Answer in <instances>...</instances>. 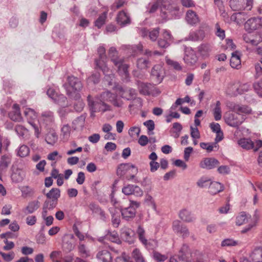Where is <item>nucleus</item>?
I'll use <instances>...</instances> for the list:
<instances>
[{
	"mask_svg": "<svg viewBox=\"0 0 262 262\" xmlns=\"http://www.w3.org/2000/svg\"><path fill=\"white\" fill-rule=\"evenodd\" d=\"M108 56L111 61L117 68L118 73L125 78L128 77V65L124 63V57L118 55V52L116 48L111 47L108 51Z\"/></svg>",
	"mask_w": 262,
	"mask_h": 262,
	"instance_id": "f257e3e1",
	"label": "nucleus"
},
{
	"mask_svg": "<svg viewBox=\"0 0 262 262\" xmlns=\"http://www.w3.org/2000/svg\"><path fill=\"white\" fill-rule=\"evenodd\" d=\"M67 83L63 84V87L66 91L67 95L69 97L73 96V91L79 92L83 85L79 78L74 76H69L67 77Z\"/></svg>",
	"mask_w": 262,
	"mask_h": 262,
	"instance_id": "f03ea898",
	"label": "nucleus"
},
{
	"mask_svg": "<svg viewBox=\"0 0 262 262\" xmlns=\"http://www.w3.org/2000/svg\"><path fill=\"white\" fill-rule=\"evenodd\" d=\"M101 98H96L94 100L90 95L87 97L88 105L93 112H105L110 110L109 106L103 101L106 99H103L101 97Z\"/></svg>",
	"mask_w": 262,
	"mask_h": 262,
	"instance_id": "7ed1b4c3",
	"label": "nucleus"
},
{
	"mask_svg": "<svg viewBox=\"0 0 262 262\" xmlns=\"http://www.w3.org/2000/svg\"><path fill=\"white\" fill-rule=\"evenodd\" d=\"M98 53L99 58L95 61L96 66L103 71L104 74L109 76L110 78L113 77V75L111 73L112 72L108 71V69L105 64L106 56L105 48L102 46H100L98 48Z\"/></svg>",
	"mask_w": 262,
	"mask_h": 262,
	"instance_id": "20e7f679",
	"label": "nucleus"
},
{
	"mask_svg": "<svg viewBox=\"0 0 262 262\" xmlns=\"http://www.w3.org/2000/svg\"><path fill=\"white\" fill-rule=\"evenodd\" d=\"M224 118L228 125L235 127L239 126L245 119L244 115L231 112H227Z\"/></svg>",
	"mask_w": 262,
	"mask_h": 262,
	"instance_id": "39448f33",
	"label": "nucleus"
},
{
	"mask_svg": "<svg viewBox=\"0 0 262 262\" xmlns=\"http://www.w3.org/2000/svg\"><path fill=\"white\" fill-rule=\"evenodd\" d=\"M137 85L140 94L144 95H154L160 94V92L156 87L151 83H144L140 81H137Z\"/></svg>",
	"mask_w": 262,
	"mask_h": 262,
	"instance_id": "423d86ee",
	"label": "nucleus"
},
{
	"mask_svg": "<svg viewBox=\"0 0 262 262\" xmlns=\"http://www.w3.org/2000/svg\"><path fill=\"white\" fill-rule=\"evenodd\" d=\"M194 256V252H192L186 244L183 245L178 254L179 260L185 262H191Z\"/></svg>",
	"mask_w": 262,
	"mask_h": 262,
	"instance_id": "0eeeda50",
	"label": "nucleus"
},
{
	"mask_svg": "<svg viewBox=\"0 0 262 262\" xmlns=\"http://www.w3.org/2000/svg\"><path fill=\"white\" fill-rule=\"evenodd\" d=\"M164 75V69L161 64H156L151 69V77L157 83H160L162 81Z\"/></svg>",
	"mask_w": 262,
	"mask_h": 262,
	"instance_id": "6e6552de",
	"label": "nucleus"
},
{
	"mask_svg": "<svg viewBox=\"0 0 262 262\" xmlns=\"http://www.w3.org/2000/svg\"><path fill=\"white\" fill-rule=\"evenodd\" d=\"M75 247V238L73 234L65 235L62 239V250L69 253L72 251Z\"/></svg>",
	"mask_w": 262,
	"mask_h": 262,
	"instance_id": "1a4fd4ad",
	"label": "nucleus"
},
{
	"mask_svg": "<svg viewBox=\"0 0 262 262\" xmlns=\"http://www.w3.org/2000/svg\"><path fill=\"white\" fill-rule=\"evenodd\" d=\"M183 59L188 66L191 67L195 65L198 58L194 50L191 48H187L185 51Z\"/></svg>",
	"mask_w": 262,
	"mask_h": 262,
	"instance_id": "9d476101",
	"label": "nucleus"
},
{
	"mask_svg": "<svg viewBox=\"0 0 262 262\" xmlns=\"http://www.w3.org/2000/svg\"><path fill=\"white\" fill-rule=\"evenodd\" d=\"M122 192L126 195L134 194L136 196H142L143 191L137 185L128 184L124 186L122 189Z\"/></svg>",
	"mask_w": 262,
	"mask_h": 262,
	"instance_id": "9b49d317",
	"label": "nucleus"
},
{
	"mask_svg": "<svg viewBox=\"0 0 262 262\" xmlns=\"http://www.w3.org/2000/svg\"><path fill=\"white\" fill-rule=\"evenodd\" d=\"M261 25V18L252 17L249 19L245 24V28L250 32L258 29Z\"/></svg>",
	"mask_w": 262,
	"mask_h": 262,
	"instance_id": "f8f14e48",
	"label": "nucleus"
},
{
	"mask_svg": "<svg viewBox=\"0 0 262 262\" xmlns=\"http://www.w3.org/2000/svg\"><path fill=\"white\" fill-rule=\"evenodd\" d=\"M120 96L127 100L134 99L137 96L136 91L131 88H121L119 89Z\"/></svg>",
	"mask_w": 262,
	"mask_h": 262,
	"instance_id": "ddd939ff",
	"label": "nucleus"
},
{
	"mask_svg": "<svg viewBox=\"0 0 262 262\" xmlns=\"http://www.w3.org/2000/svg\"><path fill=\"white\" fill-rule=\"evenodd\" d=\"M137 234L138 235L140 242L147 249H152L154 247L150 241H148L145 236V230L140 225L138 227L137 229Z\"/></svg>",
	"mask_w": 262,
	"mask_h": 262,
	"instance_id": "4468645a",
	"label": "nucleus"
},
{
	"mask_svg": "<svg viewBox=\"0 0 262 262\" xmlns=\"http://www.w3.org/2000/svg\"><path fill=\"white\" fill-rule=\"evenodd\" d=\"M219 161L214 158H207L204 159L200 163V167L207 169H213L219 165Z\"/></svg>",
	"mask_w": 262,
	"mask_h": 262,
	"instance_id": "2eb2a0df",
	"label": "nucleus"
},
{
	"mask_svg": "<svg viewBox=\"0 0 262 262\" xmlns=\"http://www.w3.org/2000/svg\"><path fill=\"white\" fill-rule=\"evenodd\" d=\"M101 97L103 99H105L106 100L112 102L113 105L116 107H120L123 105L122 101L118 100L116 98V96L109 91L102 93L101 95Z\"/></svg>",
	"mask_w": 262,
	"mask_h": 262,
	"instance_id": "dca6fc26",
	"label": "nucleus"
},
{
	"mask_svg": "<svg viewBox=\"0 0 262 262\" xmlns=\"http://www.w3.org/2000/svg\"><path fill=\"white\" fill-rule=\"evenodd\" d=\"M131 168L133 169V173L136 174L138 172V169L134 165L130 163L121 164L118 167L117 174L120 177L123 176Z\"/></svg>",
	"mask_w": 262,
	"mask_h": 262,
	"instance_id": "f3484780",
	"label": "nucleus"
},
{
	"mask_svg": "<svg viewBox=\"0 0 262 262\" xmlns=\"http://www.w3.org/2000/svg\"><path fill=\"white\" fill-rule=\"evenodd\" d=\"M117 24L121 27H123L131 23V19L128 14L124 11H120L116 17Z\"/></svg>",
	"mask_w": 262,
	"mask_h": 262,
	"instance_id": "a211bd4d",
	"label": "nucleus"
},
{
	"mask_svg": "<svg viewBox=\"0 0 262 262\" xmlns=\"http://www.w3.org/2000/svg\"><path fill=\"white\" fill-rule=\"evenodd\" d=\"M231 89L234 95L242 94L248 92L251 89V85L249 83H236L231 86Z\"/></svg>",
	"mask_w": 262,
	"mask_h": 262,
	"instance_id": "6ab92c4d",
	"label": "nucleus"
},
{
	"mask_svg": "<svg viewBox=\"0 0 262 262\" xmlns=\"http://www.w3.org/2000/svg\"><path fill=\"white\" fill-rule=\"evenodd\" d=\"M229 107L237 114L242 115H243V114H249L251 112V109L248 106L245 105L231 103Z\"/></svg>",
	"mask_w": 262,
	"mask_h": 262,
	"instance_id": "aec40b11",
	"label": "nucleus"
},
{
	"mask_svg": "<svg viewBox=\"0 0 262 262\" xmlns=\"http://www.w3.org/2000/svg\"><path fill=\"white\" fill-rule=\"evenodd\" d=\"M96 258L99 262H113V256L107 250L99 251L96 254Z\"/></svg>",
	"mask_w": 262,
	"mask_h": 262,
	"instance_id": "412c9836",
	"label": "nucleus"
},
{
	"mask_svg": "<svg viewBox=\"0 0 262 262\" xmlns=\"http://www.w3.org/2000/svg\"><path fill=\"white\" fill-rule=\"evenodd\" d=\"M120 211L123 219L126 221L133 219L136 213V211L134 209L128 207H124L123 205L121 206Z\"/></svg>",
	"mask_w": 262,
	"mask_h": 262,
	"instance_id": "4be33fe9",
	"label": "nucleus"
},
{
	"mask_svg": "<svg viewBox=\"0 0 262 262\" xmlns=\"http://www.w3.org/2000/svg\"><path fill=\"white\" fill-rule=\"evenodd\" d=\"M179 215V217L185 222L190 223L195 220L194 215L190 211L186 209L181 210Z\"/></svg>",
	"mask_w": 262,
	"mask_h": 262,
	"instance_id": "5701e85b",
	"label": "nucleus"
},
{
	"mask_svg": "<svg viewBox=\"0 0 262 262\" xmlns=\"http://www.w3.org/2000/svg\"><path fill=\"white\" fill-rule=\"evenodd\" d=\"M241 53L237 51H235L231 53L230 66L232 68L237 69L240 68L241 64Z\"/></svg>",
	"mask_w": 262,
	"mask_h": 262,
	"instance_id": "b1692460",
	"label": "nucleus"
},
{
	"mask_svg": "<svg viewBox=\"0 0 262 262\" xmlns=\"http://www.w3.org/2000/svg\"><path fill=\"white\" fill-rule=\"evenodd\" d=\"M212 50L210 44L208 43H202L198 47V52L203 58L208 57Z\"/></svg>",
	"mask_w": 262,
	"mask_h": 262,
	"instance_id": "393cba45",
	"label": "nucleus"
},
{
	"mask_svg": "<svg viewBox=\"0 0 262 262\" xmlns=\"http://www.w3.org/2000/svg\"><path fill=\"white\" fill-rule=\"evenodd\" d=\"M40 207V202L34 200L29 202L28 205L23 209V212L26 214H31L37 210Z\"/></svg>",
	"mask_w": 262,
	"mask_h": 262,
	"instance_id": "a878e982",
	"label": "nucleus"
},
{
	"mask_svg": "<svg viewBox=\"0 0 262 262\" xmlns=\"http://www.w3.org/2000/svg\"><path fill=\"white\" fill-rule=\"evenodd\" d=\"M9 117L14 121L19 122L22 120L19 107L18 104H14L13 105V110L9 113Z\"/></svg>",
	"mask_w": 262,
	"mask_h": 262,
	"instance_id": "bb28decb",
	"label": "nucleus"
},
{
	"mask_svg": "<svg viewBox=\"0 0 262 262\" xmlns=\"http://www.w3.org/2000/svg\"><path fill=\"white\" fill-rule=\"evenodd\" d=\"M223 184L217 182H212L209 186V192L212 195H215L224 190Z\"/></svg>",
	"mask_w": 262,
	"mask_h": 262,
	"instance_id": "cd10ccee",
	"label": "nucleus"
},
{
	"mask_svg": "<svg viewBox=\"0 0 262 262\" xmlns=\"http://www.w3.org/2000/svg\"><path fill=\"white\" fill-rule=\"evenodd\" d=\"M186 20L191 25H195L199 21V17L196 13L191 10H189L186 12Z\"/></svg>",
	"mask_w": 262,
	"mask_h": 262,
	"instance_id": "c85d7f7f",
	"label": "nucleus"
},
{
	"mask_svg": "<svg viewBox=\"0 0 262 262\" xmlns=\"http://www.w3.org/2000/svg\"><path fill=\"white\" fill-rule=\"evenodd\" d=\"M41 120L46 125H51L54 121L53 113L50 111L42 113Z\"/></svg>",
	"mask_w": 262,
	"mask_h": 262,
	"instance_id": "c756f323",
	"label": "nucleus"
},
{
	"mask_svg": "<svg viewBox=\"0 0 262 262\" xmlns=\"http://www.w3.org/2000/svg\"><path fill=\"white\" fill-rule=\"evenodd\" d=\"M205 37V33L202 30L190 33L188 39L191 41H196L203 40Z\"/></svg>",
	"mask_w": 262,
	"mask_h": 262,
	"instance_id": "7c9ffc66",
	"label": "nucleus"
},
{
	"mask_svg": "<svg viewBox=\"0 0 262 262\" xmlns=\"http://www.w3.org/2000/svg\"><path fill=\"white\" fill-rule=\"evenodd\" d=\"M85 117L81 115L75 119L72 123V127L74 130L82 129L84 125Z\"/></svg>",
	"mask_w": 262,
	"mask_h": 262,
	"instance_id": "2f4dec72",
	"label": "nucleus"
},
{
	"mask_svg": "<svg viewBox=\"0 0 262 262\" xmlns=\"http://www.w3.org/2000/svg\"><path fill=\"white\" fill-rule=\"evenodd\" d=\"M251 257L255 262H262V248L258 247L255 248L251 254Z\"/></svg>",
	"mask_w": 262,
	"mask_h": 262,
	"instance_id": "473e14b6",
	"label": "nucleus"
},
{
	"mask_svg": "<svg viewBox=\"0 0 262 262\" xmlns=\"http://www.w3.org/2000/svg\"><path fill=\"white\" fill-rule=\"evenodd\" d=\"M11 163V157L9 155H3L0 160V169L6 170Z\"/></svg>",
	"mask_w": 262,
	"mask_h": 262,
	"instance_id": "72a5a7b5",
	"label": "nucleus"
},
{
	"mask_svg": "<svg viewBox=\"0 0 262 262\" xmlns=\"http://www.w3.org/2000/svg\"><path fill=\"white\" fill-rule=\"evenodd\" d=\"M148 33L149 34V37L150 39L152 41H155L157 39L158 36H159V29L158 28L155 29L149 32H148V31H147L146 30H145L144 29L141 30V35L142 36H145Z\"/></svg>",
	"mask_w": 262,
	"mask_h": 262,
	"instance_id": "f704fd0d",
	"label": "nucleus"
},
{
	"mask_svg": "<svg viewBox=\"0 0 262 262\" xmlns=\"http://www.w3.org/2000/svg\"><path fill=\"white\" fill-rule=\"evenodd\" d=\"M60 196V191L59 189L57 188H53L50 191L46 194V196L48 199L55 200L57 201L58 199Z\"/></svg>",
	"mask_w": 262,
	"mask_h": 262,
	"instance_id": "c9c22d12",
	"label": "nucleus"
},
{
	"mask_svg": "<svg viewBox=\"0 0 262 262\" xmlns=\"http://www.w3.org/2000/svg\"><path fill=\"white\" fill-rule=\"evenodd\" d=\"M238 144L243 148L247 149L254 148V143L249 139H241L238 141Z\"/></svg>",
	"mask_w": 262,
	"mask_h": 262,
	"instance_id": "e433bc0d",
	"label": "nucleus"
},
{
	"mask_svg": "<svg viewBox=\"0 0 262 262\" xmlns=\"http://www.w3.org/2000/svg\"><path fill=\"white\" fill-rule=\"evenodd\" d=\"M80 98L81 96L79 93L76 94L74 96L75 99L78 100L76 103L74 104V109L78 112H81L85 105L84 103L81 99H80Z\"/></svg>",
	"mask_w": 262,
	"mask_h": 262,
	"instance_id": "4c0bfd02",
	"label": "nucleus"
},
{
	"mask_svg": "<svg viewBox=\"0 0 262 262\" xmlns=\"http://www.w3.org/2000/svg\"><path fill=\"white\" fill-rule=\"evenodd\" d=\"M150 64L149 60L146 58L141 57L137 59L136 62L137 67L140 70L146 69Z\"/></svg>",
	"mask_w": 262,
	"mask_h": 262,
	"instance_id": "58836bf2",
	"label": "nucleus"
},
{
	"mask_svg": "<svg viewBox=\"0 0 262 262\" xmlns=\"http://www.w3.org/2000/svg\"><path fill=\"white\" fill-rule=\"evenodd\" d=\"M213 116L216 121H219L222 118V111L220 101L216 102L215 106L213 109Z\"/></svg>",
	"mask_w": 262,
	"mask_h": 262,
	"instance_id": "ea45409f",
	"label": "nucleus"
},
{
	"mask_svg": "<svg viewBox=\"0 0 262 262\" xmlns=\"http://www.w3.org/2000/svg\"><path fill=\"white\" fill-rule=\"evenodd\" d=\"M248 215L245 212H242L236 219V224L238 226L242 225L248 222Z\"/></svg>",
	"mask_w": 262,
	"mask_h": 262,
	"instance_id": "a19ab883",
	"label": "nucleus"
},
{
	"mask_svg": "<svg viewBox=\"0 0 262 262\" xmlns=\"http://www.w3.org/2000/svg\"><path fill=\"white\" fill-rule=\"evenodd\" d=\"M24 114L27 117L28 122L29 123V121H33L36 118V114L35 111L30 108H26L24 111Z\"/></svg>",
	"mask_w": 262,
	"mask_h": 262,
	"instance_id": "79ce46f5",
	"label": "nucleus"
},
{
	"mask_svg": "<svg viewBox=\"0 0 262 262\" xmlns=\"http://www.w3.org/2000/svg\"><path fill=\"white\" fill-rule=\"evenodd\" d=\"M105 238L111 241L112 242L116 243L117 244L121 243V241L119 238V235L116 231H113L110 232L106 235Z\"/></svg>",
	"mask_w": 262,
	"mask_h": 262,
	"instance_id": "37998d69",
	"label": "nucleus"
},
{
	"mask_svg": "<svg viewBox=\"0 0 262 262\" xmlns=\"http://www.w3.org/2000/svg\"><path fill=\"white\" fill-rule=\"evenodd\" d=\"M57 136L54 132L49 133L46 136V141L48 144L53 145L57 140Z\"/></svg>",
	"mask_w": 262,
	"mask_h": 262,
	"instance_id": "c03bdc74",
	"label": "nucleus"
},
{
	"mask_svg": "<svg viewBox=\"0 0 262 262\" xmlns=\"http://www.w3.org/2000/svg\"><path fill=\"white\" fill-rule=\"evenodd\" d=\"M106 17L107 14L106 12H104L101 14L95 22V26L99 29L101 28V27L105 24Z\"/></svg>",
	"mask_w": 262,
	"mask_h": 262,
	"instance_id": "a18cd8bd",
	"label": "nucleus"
},
{
	"mask_svg": "<svg viewBox=\"0 0 262 262\" xmlns=\"http://www.w3.org/2000/svg\"><path fill=\"white\" fill-rule=\"evenodd\" d=\"M30 152L29 148L25 145H21L17 151V155L20 157H26L29 155Z\"/></svg>",
	"mask_w": 262,
	"mask_h": 262,
	"instance_id": "49530a36",
	"label": "nucleus"
},
{
	"mask_svg": "<svg viewBox=\"0 0 262 262\" xmlns=\"http://www.w3.org/2000/svg\"><path fill=\"white\" fill-rule=\"evenodd\" d=\"M78 250L80 255L82 257H87L90 255L89 251L83 244L79 243L78 246Z\"/></svg>",
	"mask_w": 262,
	"mask_h": 262,
	"instance_id": "de8ad7c7",
	"label": "nucleus"
},
{
	"mask_svg": "<svg viewBox=\"0 0 262 262\" xmlns=\"http://www.w3.org/2000/svg\"><path fill=\"white\" fill-rule=\"evenodd\" d=\"M210 180L206 177H201L196 182V185L200 188H205L209 186Z\"/></svg>",
	"mask_w": 262,
	"mask_h": 262,
	"instance_id": "09e8293b",
	"label": "nucleus"
},
{
	"mask_svg": "<svg viewBox=\"0 0 262 262\" xmlns=\"http://www.w3.org/2000/svg\"><path fill=\"white\" fill-rule=\"evenodd\" d=\"M160 2V4H161V6L163 8L171 11L172 9L176 10H178V9L175 7H173L170 5V0H158Z\"/></svg>",
	"mask_w": 262,
	"mask_h": 262,
	"instance_id": "8fccbe9b",
	"label": "nucleus"
},
{
	"mask_svg": "<svg viewBox=\"0 0 262 262\" xmlns=\"http://www.w3.org/2000/svg\"><path fill=\"white\" fill-rule=\"evenodd\" d=\"M125 4H126V2L125 0H116L115 2L112 5L111 9L115 11L117 9H118L123 7Z\"/></svg>",
	"mask_w": 262,
	"mask_h": 262,
	"instance_id": "3c124183",
	"label": "nucleus"
},
{
	"mask_svg": "<svg viewBox=\"0 0 262 262\" xmlns=\"http://www.w3.org/2000/svg\"><path fill=\"white\" fill-rule=\"evenodd\" d=\"M132 256L137 262L144 261V258L139 249H135L133 250L132 252Z\"/></svg>",
	"mask_w": 262,
	"mask_h": 262,
	"instance_id": "603ef678",
	"label": "nucleus"
},
{
	"mask_svg": "<svg viewBox=\"0 0 262 262\" xmlns=\"http://www.w3.org/2000/svg\"><path fill=\"white\" fill-rule=\"evenodd\" d=\"M53 101L55 103H57L61 106H63L66 104L67 98L63 94H58Z\"/></svg>",
	"mask_w": 262,
	"mask_h": 262,
	"instance_id": "864d4df0",
	"label": "nucleus"
},
{
	"mask_svg": "<svg viewBox=\"0 0 262 262\" xmlns=\"http://www.w3.org/2000/svg\"><path fill=\"white\" fill-rule=\"evenodd\" d=\"M144 126H145L148 129V135H152L154 134L152 131L155 129V123L152 120H148L143 123Z\"/></svg>",
	"mask_w": 262,
	"mask_h": 262,
	"instance_id": "5fc2aeb1",
	"label": "nucleus"
},
{
	"mask_svg": "<svg viewBox=\"0 0 262 262\" xmlns=\"http://www.w3.org/2000/svg\"><path fill=\"white\" fill-rule=\"evenodd\" d=\"M166 62L169 66L173 68L176 70L180 71L182 70V67L177 61H173L170 59H167Z\"/></svg>",
	"mask_w": 262,
	"mask_h": 262,
	"instance_id": "6e6d98bb",
	"label": "nucleus"
},
{
	"mask_svg": "<svg viewBox=\"0 0 262 262\" xmlns=\"http://www.w3.org/2000/svg\"><path fill=\"white\" fill-rule=\"evenodd\" d=\"M61 132L63 138L68 139L70 135L71 127L68 124L64 125L61 129Z\"/></svg>",
	"mask_w": 262,
	"mask_h": 262,
	"instance_id": "4d7b16f0",
	"label": "nucleus"
},
{
	"mask_svg": "<svg viewBox=\"0 0 262 262\" xmlns=\"http://www.w3.org/2000/svg\"><path fill=\"white\" fill-rule=\"evenodd\" d=\"M215 28L216 29L215 35L221 40H223L225 37V31L221 28L218 23L215 24Z\"/></svg>",
	"mask_w": 262,
	"mask_h": 262,
	"instance_id": "13d9d810",
	"label": "nucleus"
},
{
	"mask_svg": "<svg viewBox=\"0 0 262 262\" xmlns=\"http://www.w3.org/2000/svg\"><path fill=\"white\" fill-rule=\"evenodd\" d=\"M57 204V201L52 200H46L43 203V206L48 208L49 210H52L55 208Z\"/></svg>",
	"mask_w": 262,
	"mask_h": 262,
	"instance_id": "bf43d9fd",
	"label": "nucleus"
},
{
	"mask_svg": "<svg viewBox=\"0 0 262 262\" xmlns=\"http://www.w3.org/2000/svg\"><path fill=\"white\" fill-rule=\"evenodd\" d=\"M100 74L98 72L94 73L88 78V82H92L94 84L98 83L100 80Z\"/></svg>",
	"mask_w": 262,
	"mask_h": 262,
	"instance_id": "052dcab7",
	"label": "nucleus"
},
{
	"mask_svg": "<svg viewBox=\"0 0 262 262\" xmlns=\"http://www.w3.org/2000/svg\"><path fill=\"white\" fill-rule=\"evenodd\" d=\"M159 5L160 2H159L158 0L153 4H149L146 12H148V13H153L155 12L158 9Z\"/></svg>",
	"mask_w": 262,
	"mask_h": 262,
	"instance_id": "680f3d73",
	"label": "nucleus"
},
{
	"mask_svg": "<svg viewBox=\"0 0 262 262\" xmlns=\"http://www.w3.org/2000/svg\"><path fill=\"white\" fill-rule=\"evenodd\" d=\"M152 254L154 258L158 261H164L167 258L166 255L162 254L156 251H153Z\"/></svg>",
	"mask_w": 262,
	"mask_h": 262,
	"instance_id": "e2e57ef3",
	"label": "nucleus"
},
{
	"mask_svg": "<svg viewBox=\"0 0 262 262\" xmlns=\"http://www.w3.org/2000/svg\"><path fill=\"white\" fill-rule=\"evenodd\" d=\"M145 202L148 206H150L153 209L156 210V204L155 203L154 199L151 195L149 194H146L145 198Z\"/></svg>",
	"mask_w": 262,
	"mask_h": 262,
	"instance_id": "0e129e2a",
	"label": "nucleus"
},
{
	"mask_svg": "<svg viewBox=\"0 0 262 262\" xmlns=\"http://www.w3.org/2000/svg\"><path fill=\"white\" fill-rule=\"evenodd\" d=\"M184 226V225H183L181 224V222L180 221L175 220L172 223V227L173 231L178 234Z\"/></svg>",
	"mask_w": 262,
	"mask_h": 262,
	"instance_id": "69168bd1",
	"label": "nucleus"
},
{
	"mask_svg": "<svg viewBox=\"0 0 262 262\" xmlns=\"http://www.w3.org/2000/svg\"><path fill=\"white\" fill-rule=\"evenodd\" d=\"M130 234L131 233L129 231H125L122 233V237L130 244H132L134 242V238Z\"/></svg>",
	"mask_w": 262,
	"mask_h": 262,
	"instance_id": "338daca9",
	"label": "nucleus"
},
{
	"mask_svg": "<svg viewBox=\"0 0 262 262\" xmlns=\"http://www.w3.org/2000/svg\"><path fill=\"white\" fill-rule=\"evenodd\" d=\"M15 130L17 134L20 137H23L28 131L26 128L20 125L16 126Z\"/></svg>",
	"mask_w": 262,
	"mask_h": 262,
	"instance_id": "774afa93",
	"label": "nucleus"
}]
</instances>
